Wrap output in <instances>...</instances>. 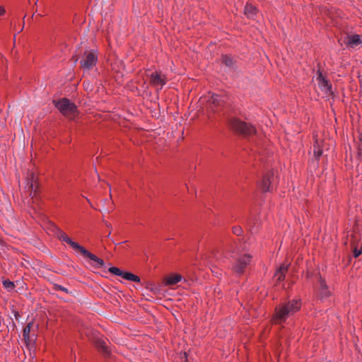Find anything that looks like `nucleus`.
Returning <instances> with one entry per match:
<instances>
[{"mask_svg": "<svg viewBox=\"0 0 362 362\" xmlns=\"http://www.w3.org/2000/svg\"><path fill=\"white\" fill-rule=\"evenodd\" d=\"M300 308V300L293 299L286 303H281L276 308L273 320L275 323H282L289 316L298 311Z\"/></svg>", "mask_w": 362, "mask_h": 362, "instance_id": "f257e3e1", "label": "nucleus"}, {"mask_svg": "<svg viewBox=\"0 0 362 362\" xmlns=\"http://www.w3.org/2000/svg\"><path fill=\"white\" fill-rule=\"evenodd\" d=\"M56 235L62 241L69 244L74 250L81 252L84 257L89 258L95 262V267L100 268L105 265L104 261L98 257L94 254L90 252L85 247L81 246L78 243L73 241L60 228H56Z\"/></svg>", "mask_w": 362, "mask_h": 362, "instance_id": "f03ea898", "label": "nucleus"}, {"mask_svg": "<svg viewBox=\"0 0 362 362\" xmlns=\"http://www.w3.org/2000/svg\"><path fill=\"white\" fill-rule=\"evenodd\" d=\"M53 103L64 116L72 117L78 112L76 105L68 98H64L58 100H54Z\"/></svg>", "mask_w": 362, "mask_h": 362, "instance_id": "7ed1b4c3", "label": "nucleus"}, {"mask_svg": "<svg viewBox=\"0 0 362 362\" xmlns=\"http://www.w3.org/2000/svg\"><path fill=\"white\" fill-rule=\"evenodd\" d=\"M230 126L235 131L245 136H250L256 132L253 126L237 119L231 120Z\"/></svg>", "mask_w": 362, "mask_h": 362, "instance_id": "20e7f679", "label": "nucleus"}, {"mask_svg": "<svg viewBox=\"0 0 362 362\" xmlns=\"http://www.w3.org/2000/svg\"><path fill=\"white\" fill-rule=\"evenodd\" d=\"M250 261L251 257L249 255H240L236 257L235 262L233 264V269L234 272L238 274H243L247 266L250 264Z\"/></svg>", "mask_w": 362, "mask_h": 362, "instance_id": "39448f33", "label": "nucleus"}, {"mask_svg": "<svg viewBox=\"0 0 362 362\" xmlns=\"http://www.w3.org/2000/svg\"><path fill=\"white\" fill-rule=\"evenodd\" d=\"M97 62V55L94 50H86L83 54V57L81 60V66L84 69H90L95 65Z\"/></svg>", "mask_w": 362, "mask_h": 362, "instance_id": "423d86ee", "label": "nucleus"}, {"mask_svg": "<svg viewBox=\"0 0 362 362\" xmlns=\"http://www.w3.org/2000/svg\"><path fill=\"white\" fill-rule=\"evenodd\" d=\"M26 182V189L29 192V196L34 199L37 196L39 187L37 177L33 173H30L27 177Z\"/></svg>", "mask_w": 362, "mask_h": 362, "instance_id": "0eeeda50", "label": "nucleus"}, {"mask_svg": "<svg viewBox=\"0 0 362 362\" xmlns=\"http://www.w3.org/2000/svg\"><path fill=\"white\" fill-rule=\"evenodd\" d=\"M315 289L318 298L321 300H324L331 295V291L329 290L327 285L321 276H317Z\"/></svg>", "mask_w": 362, "mask_h": 362, "instance_id": "6e6552de", "label": "nucleus"}, {"mask_svg": "<svg viewBox=\"0 0 362 362\" xmlns=\"http://www.w3.org/2000/svg\"><path fill=\"white\" fill-rule=\"evenodd\" d=\"M208 107L212 112L218 110V107H222L225 103L223 98L216 94H212L207 99Z\"/></svg>", "mask_w": 362, "mask_h": 362, "instance_id": "1a4fd4ad", "label": "nucleus"}, {"mask_svg": "<svg viewBox=\"0 0 362 362\" xmlns=\"http://www.w3.org/2000/svg\"><path fill=\"white\" fill-rule=\"evenodd\" d=\"M167 78L160 72H153L150 75V83L158 89H161L166 83Z\"/></svg>", "mask_w": 362, "mask_h": 362, "instance_id": "9d476101", "label": "nucleus"}, {"mask_svg": "<svg viewBox=\"0 0 362 362\" xmlns=\"http://www.w3.org/2000/svg\"><path fill=\"white\" fill-rule=\"evenodd\" d=\"M316 80L317 81L318 86L322 91L325 92L328 95L332 94V85L324 77L322 72L320 71L317 73Z\"/></svg>", "mask_w": 362, "mask_h": 362, "instance_id": "9b49d317", "label": "nucleus"}, {"mask_svg": "<svg viewBox=\"0 0 362 362\" xmlns=\"http://www.w3.org/2000/svg\"><path fill=\"white\" fill-rule=\"evenodd\" d=\"M274 180V173H269L264 176L261 182V188L263 192H269L272 187L271 186L272 180Z\"/></svg>", "mask_w": 362, "mask_h": 362, "instance_id": "f8f14e48", "label": "nucleus"}, {"mask_svg": "<svg viewBox=\"0 0 362 362\" xmlns=\"http://www.w3.org/2000/svg\"><path fill=\"white\" fill-rule=\"evenodd\" d=\"M322 142L317 135L314 136L313 151L316 158H319L322 155Z\"/></svg>", "mask_w": 362, "mask_h": 362, "instance_id": "ddd939ff", "label": "nucleus"}, {"mask_svg": "<svg viewBox=\"0 0 362 362\" xmlns=\"http://www.w3.org/2000/svg\"><path fill=\"white\" fill-rule=\"evenodd\" d=\"M95 346L105 356H107L110 354V350L105 341L98 339L95 341Z\"/></svg>", "mask_w": 362, "mask_h": 362, "instance_id": "4468645a", "label": "nucleus"}, {"mask_svg": "<svg viewBox=\"0 0 362 362\" xmlns=\"http://www.w3.org/2000/svg\"><path fill=\"white\" fill-rule=\"evenodd\" d=\"M182 279V275L179 274H173L165 279V286H173L181 281Z\"/></svg>", "mask_w": 362, "mask_h": 362, "instance_id": "2eb2a0df", "label": "nucleus"}, {"mask_svg": "<svg viewBox=\"0 0 362 362\" xmlns=\"http://www.w3.org/2000/svg\"><path fill=\"white\" fill-rule=\"evenodd\" d=\"M344 42L354 47L361 44V41L358 35H354L346 36L344 39Z\"/></svg>", "mask_w": 362, "mask_h": 362, "instance_id": "dca6fc26", "label": "nucleus"}, {"mask_svg": "<svg viewBox=\"0 0 362 362\" xmlns=\"http://www.w3.org/2000/svg\"><path fill=\"white\" fill-rule=\"evenodd\" d=\"M288 270V265L282 264L279 269L276 272L274 277L277 281H281L285 277V274Z\"/></svg>", "mask_w": 362, "mask_h": 362, "instance_id": "f3484780", "label": "nucleus"}, {"mask_svg": "<svg viewBox=\"0 0 362 362\" xmlns=\"http://www.w3.org/2000/svg\"><path fill=\"white\" fill-rule=\"evenodd\" d=\"M257 13V8L251 4H247L245 7V15L249 18H253Z\"/></svg>", "mask_w": 362, "mask_h": 362, "instance_id": "a211bd4d", "label": "nucleus"}, {"mask_svg": "<svg viewBox=\"0 0 362 362\" xmlns=\"http://www.w3.org/2000/svg\"><path fill=\"white\" fill-rule=\"evenodd\" d=\"M222 62L228 67L230 70L235 69L236 68V62L229 56L225 55L222 57Z\"/></svg>", "mask_w": 362, "mask_h": 362, "instance_id": "6ab92c4d", "label": "nucleus"}, {"mask_svg": "<svg viewBox=\"0 0 362 362\" xmlns=\"http://www.w3.org/2000/svg\"><path fill=\"white\" fill-rule=\"evenodd\" d=\"M122 278H124V279L129 280V281L138 282V283H139L141 281V279L139 276H138L132 273H130V272H124Z\"/></svg>", "mask_w": 362, "mask_h": 362, "instance_id": "aec40b11", "label": "nucleus"}, {"mask_svg": "<svg viewBox=\"0 0 362 362\" xmlns=\"http://www.w3.org/2000/svg\"><path fill=\"white\" fill-rule=\"evenodd\" d=\"M32 326H33V323L32 322H29L23 329V336L24 337V339L28 341H29V339H30V330H31V328H32Z\"/></svg>", "mask_w": 362, "mask_h": 362, "instance_id": "412c9836", "label": "nucleus"}, {"mask_svg": "<svg viewBox=\"0 0 362 362\" xmlns=\"http://www.w3.org/2000/svg\"><path fill=\"white\" fill-rule=\"evenodd\" d=\"M3 285H4V287L6 289H7L8 291H13L15 288V285H14L13 282L11 281L8 279H6V280L3 281Z\"/></svg>", "mask_w": 362, "mask_h": 362, "instance_id": "4be33fe9", "label": "nucleus"}, {"mask_svg": "<svg viewBox=\"0 0 362 362\" xmlns=\"http://www.w3.org/2000/svg\"><path fill=\"white\" fill-rule=\"evenodd\" d=\"M108 271L115 275L119 276L122 277L123 276L124 274V272L120 270L119 268L115 267H110Z\"/></svg>", "mask_w": 362, "mask_h": 362, "instance_id": "5701e85b", "label": "nucleus"}, {"mask_svg": "<svg viewBox=\"0 0 362 362\" xmlns=\"http://www.w3.org/2000/svg\"><path fill=\"white\" fill-rule=\"evenodd\" d=\"M54 289L55 291H62L66 293H69V290L66 288L59 284H55L54 286Z\"/></svg>", "mask_w": 362, "mask_h": 362, "instance_id": "b1692460", "label": "nucleus"}, {"mask_svg": "<svg viewBox=\"0 0 362 362\" xmlns=\"http://www.w3.org/2000/svg\"><path fill=\"white\" fill-rule=\"evenodd\" d=\"M242 231V228L240 226H234L233 228V233L236 235H240Z\"/></svg>", "mask_w": 362, "mask_h": 362, "instance_id": "393cba45", "label": "nucleus"}, {"mask_svg": "<svg viewBox=\"0 0 362 362\" xmlns=\"http://www.w3.org/2000/svg\"><path fill=\"white\" fill-rule=\"evenodd\" d=\"M361 254V251L360 250H358L356 247H354V255L355 257H358Z\"/></svg>", "mask_w": 362, "mask_h": 362, "instance_id": "a878e982", "label": "nucleus"}, {"mask_svg": "<svg viewBox=\"0 0 362 362\" xmlns=\"http://www.w3.org/2000/svg\"><path fill=\"white\" fill-rule=\"evenodd\" d=\"M6 13V10L4 6L0 7V15L3 16Z\"/></svg>", "mask_w": 362, "mask_h": 362, "instance_id": "bb28decb", "label": "nucleus"}, {"mask_svg": "<svg viewBox=\"0 0 362 362\" xmlns=\"http://www.w3.org/2000/svg\"><path fill=\"white\" fill-rule=\"evenodd\" d=\"M73 59H74V62H75V63H76V62L78 61V57H73Z\"/></svg>", "mask_w": 362, "mask_h": 362, "instance_id": "cd10ccee", "label": "nucleus"}, {"mask_svg": "<svg viewBox=\"0 0 362 362\" xmlns=\"http://www.w3.org/2000/svg\"><path fill=\"white\" fill-rule=\"evenodd\" d=\"M106 226H107V227H110V223H106Z\"/></svg>", "mask_w": 362, "mask_h": 362, "instance_id": "c85d7f7f", "label": "nucleus"}]
</instances>
